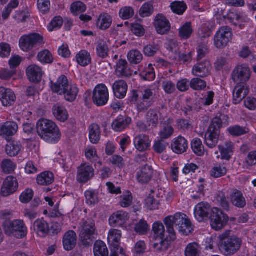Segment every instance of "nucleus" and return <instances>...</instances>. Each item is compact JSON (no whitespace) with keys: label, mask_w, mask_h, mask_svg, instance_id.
<instances>
[{"label":"nucleus","mask_w":256,"mask_h":256,"mask_svg":"<svg viewBox=\"0 0 256 256\" xmlns=\"http://www.w3.org/2000/svg\"><path fill=\"white\" fill-rule=\"evenodd\" d=\"M154 12L153 5L150 2H146L140 10V15L142 18L151 16Z\"/></svg>","instance_id":"nucleus-56"},{"label":"nucleus","mask_w":256,"mask_h":256,"mask_svg":"<svg viewBox=\"0 0 256 256\" xmlns=\"http://www.w3.org/2000/svg\"><path fill=\"white\" fill-rule=\"evenodd\" d=\"M152 231L154 232L156 240L165 238V228L162 222L159 221L154 222L152 225Z\"/></svg>","instance_id":"nucleus-42"},{"label":"nucleus","mask_w":256,"mask_h":256,"mask_svg":"<svg viewBox=\"0 0 256 256\" xmlns=\"http://www.w3.org/2000/svg\"><path fill=\"white\" fill-rule=\"evenodd\" d=\"M134 230L140 235H144L150 230V226L146 220H142L135 224Z\"/></svg>","instance_id":"nucleus-53"},{"label":"nucleus","mask_w":256,"mask_h":256,"mask_svg":"<svg viewBox=\"0 0 256 256\" xmlns=\"http://www.w3.org/2000/svg\"><path fill=\"white\" fill-rule=\"evenodd\" d=\"M52 112L56 118L60 122H64L68 118V114L66 110L60 104H56L53 106Z\"/></svg>","instance_id":"nucleus-36"},{"label":"nucleus","mask_w":256,"mask_h":256,"mask_svg":"<svg viewBox=\"0 0 256 256\" xmlns=\"http://www.w3.org/2000/svg\"><path fill=\"white\" fill-rule=\"evenodd\" d=\"M26 72L29 80L36 83L41 81L44 74L42 68L36 64L29 66L26 68Z\"/></svg>","instance_id":"nucleus-17"},{"label":"nucleus","mask_w":256,"mask_h":256,"mask_svg":"<svg viewBox=\"0 0 256 256\" xmlns=\"http://www.w3.org/2000/svg\"><path fill=\"white\" fill-rule=\"evenodd\" d=\"M154 25L157 32L160 34L167 33L170 28V24L166 17L162 14H158L154 22Z\"/></svg>","instance_id":"nucleus-16"},{"label":"nucleus","mask_w":256,"mask_h":256,"mask_svg":"<svg viewBox=\"0 0 256 256\" xmlns=\"http://www.w3.org/2000/svg\"><path fill=\"white\" fill-rule=\"evenodd\" d=\"M36 58L43 64H50L54 61L51 52L48 50H44L38 52Z\"/></svg>","instance_id":"nucleus-43"},{"label":"nucleus","mask_w":256,"mask_h":256,"mask_svg":"<svg viewBox=\"0 0 256 256\" xmlns=\"http://www.w3.org/2000/svg\"><path fill=\"white\" fill-rule=\"evenodd\" d=\"M170 8L174 13L181 15L186 10L187 6L184 2L175 1L171 4Z\"/></svg>","instance_id":"nucleus-51"},{"label":"nucleus","mask_w":256,"mask_h":256,"mask_svg":"<svg viewBox=\"0 0 256 256\" xmlns=\"http://www.w3.org/2000/svg\"><path fill=\"white\" fill-rule=\"evenodd\" d=\"M152 174V166L146 164L137 172L136 178L138 182L142 184H146L151 180Z\"/></svg>","instance_id":"nucleus-23"},{"label":"nucleus","mask_w":256,"mask_h":256,"mask_svg":"<svg viewBox=\"0 0 256 256\" xmlns=\"http://www.w3.org/2000/svg\"><path fill=\"white\" fill-rule=\"evenodd\" d=\"M212 211V208L208 203L201 202L196 204L194 208V216L199 222L208 220Z\"/></svg>","instance_id":"nucleus-12"},{"label":"nucleus","mask_w":256,"mask_h":256,"mask_svg":"<svg viewBox=\"0 0 256 256\" xmlns=\"http://www.w3.org/2000/svg\"><path fill=\"white\" fill-rule=\"evenodd\" d=\"M86 7L82 2L78 1L72 3L71 5V12L74 15H78L86 11Z\"/></svg>","instance_id":"nucleus-60"},{"label":"nucleus","mask_w":256,"mask_h":256,"mask_svg":"<svg viewBox=\"0 0 256 256\" xmlns=\"http://www.w3.org/2000/svg\"><path fill=\"white\" fill-rule=\"evenodd\" d=\"M134 144L136 148L140 152L148 150L150 146L151 141L148 136L146 134H138L134 140Z\"/></svg>","instance_id":"nucleus-20"},{"label":"nucleus","mask_w":256,"mask_h":256,"mask_svg":"<svg viewBox=\"0 0 256 256\" xmlns=\"http://www.w3.org/2000/svg\"><path fill=\"white\" fill-rule=\"evenodd\" d=\"M77 241V235L72 230L67 232L63 237V245L64 248L68 250H72L76 246Z\"/></svg>","instance_id":"nucleus-31"},{"label":"nucleus","mask_w":256,"mask_h":256,"mask_svg":"<svg viewBox=\"0 0 256 256\" xmlns=\"http://www.w3.org/2000/svg\"><path fill=\"white\" fill-rule=\"evenodd\" d=\"M174 240H170V234L168 236L157 240L153 244L154 250L158 252H166L170 246V242Z\"/></svg>","instance_id":"nucleus-33"},{"label":"nucleus","mask_w":256,"mask_h":256,"mask_svg":"<svg viewBox=\"0 0 256 256\" xmlns=\"http://www.w3.org/2000/svg\"><path fill=\"white\" fill-rule=\"evenodd\" d=\"M109 99L108 88L104 84L97 85L94 89L92 95L94 103L98 106L106 105Z\"/></svg>","instance_id":"nucleus-10"},{"label":"nucleus","mask_w":256,"mask_h":256,"mask_svg":"<svg viewBox=\"0 0 256 256\" xmlns=\"http://www.w3.org/2000/svg\"><path fill=\"white\" fill-rule=\"evenodd\" d=\"M216 200L222 208L227 211L230 210V204L224 192H218L216 196Z\"/></svg>","instance_id":"nucleus-46"},{"label":"nucleus","mask_w":256,"mask_h":256,"mask_svg":"<svg viewBox=\"0 0 256 256\" xmlns=\"http://www.w3.org/2000/svg\"><path fill=\"white\" fill-rule=\"evenodd\" d=\"M249 93L246 84H236L233 91V103L240 104Z\"/></svg>","instance_id":"nucleus-18"},{"label":"nucleus","mask_w":256,"mask_h":256,"mask_svg":"<svg viewBox=\"0 0 256 256\" xmlns=\"http://www.w3.org/2000/svg\"><path fill=\"white\" fill-rule=\"evenodd\" d=\"M210 36V32H208L204 35L201 38V40L203 42L199 43L197 48V60H199L206 56L209 53L210 49L208 46V38Z\"/></svg>","instance_id":"nucleus-22"},{"label":"nucleus","mask_w":256,"mask_h":256,"mask_svg":"<svg viewBox=\"0 0 256 256\" xmlns=\"http://www.w3.org/2000/svg\"><path fill=\"white\" fill-rule=\"evenodd\" d=\"M33 227L36 234L42 238L46 237L50 232L49 225L43 218L36 220Z\"/></svg>","instance_id":"nucleus-28"},{"label":"nucleus","mask_w":256,"mask_h":256,"mask_svg":"<svg viewBox=\"0 0 256 256\" xmlns=\"http://www.w3.org/2000/svg\"><path fill=\"white\" fill-rule=\"evenodd\" d=\"M18 186L16 178L12 176H8L4 182L1 188V194L4 196H8L16 192Z\"/></svg>","instance_id":"nucleus-15"},{"label":"nucleus","mask_w":256,"mask_h":256,"mask_svg":"<svg viewBox=\"0 0 256 256\" xmlns=\"http://www.w3.org/2000/svg\"><path fill=\"white\" fill-rule=\"evenodd\" d=\"M116 72L121 76L129 77L132 74L133 71L128 66L126 60L120 59L116 64Z\"/></svg>","instance_id":"nucleus-34"},{"label":"nucleus","mask_w":256,"mask_h":256,"mask_svg":"<svg viewBox=\"0 0 256 256\" xmlns=\"http://www.w3.org/2000/svg\"><path fill=\"white\" fill-rule=\"evenodd\" d=\"M12 212L10 210H4L0 212V218L4 221L2 226L5 234L17 238H22L28 233L27 228L23 220H11Z\"/></svg>","instance_id":"nucleus-2"},{"label":"nucleus","mask_w":256,"mask_h":256,"mask_svg":"<svg viewBox=\"0 0 256 256\" xmlns=\"http://www.w3.org/2000/svg\"><path fill=\"white\" fill-rule=\"evenodd\" d=\"M132 119L128 116H118L112 124V129L117 132L124 130L131 123Z\"/></svg>","instance_id":"nucleus-29"},{"label":"nucleus","mask_w":256,"mask_h":256,"mask_svg":"<svg viewBox=\"0 0 256 256\" xmlns=\"http://www.w3.org/2000/svg\"><path fill=\"white\" fill-rule=\"evenodd\" d=\"M227 173V169L221 164H216L212 168L210 171V175L214 178H218L225 176Z\"/></svg>","instance_id":"nucleus-54"},{"label":"nucleus","mask_w":256,"mask_h":256,"mask_svg":"<svg viewBox=\"0 0 256 256\" xmlns=\"http://www.w3.org/2000/svg\"><path fill=\"white\" fill-rule=\"evenodd\" d=\"M192 32L191 23L186 22L179 29V36L182 38L186 40L190 38Z\"/></svg>","instance_id":"nucleus-52"},{"label":"nucleus","mask_w":256,"mask_h":256,"mask_svg":"<svg viewBox=\"0 0 256 256\" xmlns=\"http://www.w3.org/2000/svg\"><path fill=\"white\" fill-rule=\"evenodd\" d=\"M250 71L246 65L239 66L236 68L232 74V78L236 84H246L250 79Z\"/></svg>","instance_id":"nucleus-11"},{"label":"nucleus","mask_w":256,"mask_h":256,"mask_svg":"<svg viewBox=\"0 0 256 256\" xmlns=\"http://www.w3.org/2000/svg\"><path fill=\"white\" fill-rule=\"evenodd\" d=\"M127 212L118 211L113 214L109 218V223L111 226H122L128 220Z\"/></svg>","instance_id":"nucleus-21"},{"label":"nucleus","mask_w":256,"mask_h":256,"mask_svg":"<svg viewBox=\"0 0 256 256\" xmlns=\"http://www.w3.org/2000/svg\"><path fill=\"white\" fill-rule=\"evenodd\" d=\"M218 148L221 158L228 161L230 160L234 152V144L230 141H227L224 144L219 145Z\"/></svg>","instance_id":"nucleus-27"},{"label":"nucleus","mask_w":256,"mask_h":256,"mask_svg":"<svg viewBox=\"0 0 256 256\" xmlns=\"http://www.w3.org/2000/svg\"><path fill=\"white\" fill-rule=\"evenodd\" d=\"M146 120L150 126L156 128L158 123V112L154 109H150L146 114Z\"/></svg>","instance_id":"nucleus-49"},{"label":"nucleus","mask_w":256,"mask_h":256,"mask_svg":"<svg viewBox=\"0 0 256 256\" xmlns=\"http://www.w3.org/2000/svg\"><path fill=\"white\" fill-rule=\"evenodd\" d=\"M85 156L86 158L92 162H94L99 159L96 148L94 146H88L85 150Z\"/></svg>","instance_id":"nucleus-61"},{"label":"nucleus","mask_w":256,"mask_h":256,"mask_svg":"<svg viewBox=\"0 0 256 256\" xmlns=\"http://www.w3.org/2000/svg\"><path fill=\"white\" fill-rule=\"evenodd\" d=\"M21 148L22 145L20 142L14 141L6 145V150L10 156H14L20 152Z\"/></svg>","instance_id":"nucleus-45"},{"label":"nucleus","mask_w":256,"mask_h":256,"mask_svg":"<svg viewBox=\"0 0 256 256\" xmlns=\"http://www.w3.org/2000/svg\"><path fill=\"white\" fill-rule=\"evenodd\" d=\"M122 237L121 232L119 230L116 229H111L108 232V240L109 242H112V244L117 246L118 242L120 240Z\"/></svg>","instance_id":"nucleus-55"},{"label":"nucleus","mask_w":256,"mask_h":256,"mask_svg":"<svg viewBox=\"0 0 256 256\" xmlns=\"http://www.w3.org/2000/svg\"><path fill=\"white\" fill-rule=\"evenodd\" d=\"M18 130L16 122H8L0 128V135L6 138L14 136Z\"/></svg>","instance_id":"nucleus-32"},{"label":"nucleus","mask_w":256,"mask_h":256,"mask_svg":"<svg viewBox=\"0 0 256 256\" xmlns=\"http://www.w3.org/2000/svg\"><path fill=\"white\" fill-rule=\"evenodd\" d=\"M174 132V128L170 125H166L160 130L159 136L161 139H167L170 138Z\"/></svg>","instance_id":"nucleus-63"},{"label":"nucleus","mask_w":256,"mask_h":256,"mask_svg":"<svg viewBox=\"0 0 256 256\" xmlns=\"http://www.w3.org/2000/svg\"><path fill=\"white\" fill-rule=\"evenodd\" d=\"M37 183L40 186H48L54 182V175L50 172H44L37 176Z\"/></svg>","instance_id":"nucleus-37"},{"label":"nucleus","mask_w":256,"mask_h":256,"mask_svg":"<svg viewBox=\"0 0 256 256\" xmlns=\"http://www.w3.org/2000/svg\"><path fill=\"white\" fill-rule=\"evenodd\" d=\"M112 20L108 14H101L96 22L97 26L102 30H106L112 24Z\"/></svg>","instance_id":"nucleus-39"},{"label":"nucleus","mask_w":256,"mask_h":256,"mask_svg":"<svg viewBox=\"0 0 256 256\" xmlns=\"http://www.w3.org/2000/svg\"><path fill=\"white\" fill-rule=\"evenodd\" d=\"M191 148L194 152L198 156H202L204 154V148L202 140L195 138L191 142Z\"/></svg>","instance_id":"nucleus-47"},{"label":"nucleus","mask_w":256,"mask_h":256,"mask_svg":"<svg viewBox=\"0 0 256 256\" xmlns=\"http://www.w3.org/2000/svg\"><path fill=\"white\" fill-rule=\"evenodd\" d=\"M79 230L80 240L82 244L86 247L92 246L96 234L94 220L92 218L83 220L80 223Z\"/></svg>","instance_id":"nucleus-5"},{"label":"nucleus","mask_w":256,"mask_h":256,"mask_svg":"<svg viewBox=\"0 0 256 256\" xmlns=\"http://www.w3.org/2000/svg\"><path fill=\"white\" fill-rule=\"evenodd\" d=\"M96 51L97 55L102 58L108 56L109 48L106 42L104 40H100L98 42Z\"/></svg>","instance_id":"nucleus-48"},{"label":"nucleus","mask_w":256,"mask_h":256,"mask_svg":"<svg viewBox=\"0 0 256 256\" xmlns=\"http://www.w3.org/2000/svg\"><path fill=\"white\" fill-rule=\"evenodd\" d=\"M16 164L10 160L4 159L2 163V168L6 174H10L14 172Z\"/></svg>","instance_id":"nucleus-59"},{"label":"nucleus","mask_w":256,"mask_h":256,"mask_svg":"<svg viewBox=\"0 0 256 256\" xmlns=\"http://www.w3.org/2000/svg\"><path fill=\"white\" fill-rule=\"evenodd\" d=\"M134 14V10L132 7L124 6L120 10L119 15L123 20H128L132 18Z\"/></svg>","instance_id":"nucleus-62"},{"label":"nucleus","mask_w":256,"mask_h":256,"mask_svg":"<svg viewBox=\"0 0 256 256\" xmlns=\"http://www.w3.org/2000/svg\"><path fill=\"white\" fill-rule=\"evenodd\" d=\"M212 69L210 62L204 60L194 65L192 69V74L199 78H205L210 74Z\"/></svg>","instance_id":"nucleus-14"},{"label":"nucleus","mask_w":256,"mask_h":256,"mask_svg":"<svg viewBox=\"0 0 256 256\" xmlns=\"http://www.w3.org/2000/svg\"><path fill=\"white\" fill-rule=\"evenodd\" d=\"M89 139L94 144H96L100 139L101 130L98 125L96 124H92L88 128Z\"/></svg>","instance_id":"nucleus-35"},{"label":"nucleus","mask_w":256,"mask_h":256,"mask_svg":"<svg viewBox=\"0 0 256 256\" xmlns=\"http://www.w3.org/2000/svg\"><path fill=\"white\" fill-rule=\"evenodd\" d=\"M63 24V20L61 16L54 17L51 21L48 26V30L50 32L60 28Z\"/></svg>","instance_id":"nucleus-64"},{"label":"nucleus","mask_w":256,"mask_h":256,"mask_svg":"<svg viewBox=\"0 0 256 256\" xmlns=\"http://www.w3.org/2000/svg\"><path fill=\"white\" fill-rule=\"evenodd\" d=\"M228 117L224 114L214 118L208 130L205 133L204 143L210 148H213L217 145L220 134V128L223 124H228Z\"/></svg>","instance_id":"nucleus-4"},{"label":"nucleus","mask_w":256,"mask_h":256,"mask_svg":"<svg viewBox=\"0 0 256 256\" xmlns=\"http://www.w3.org/2000/svg\"><path fill=\"white\" fill-rule=\"evenodd\" d=\"M78 64L82 66H86L92 62L91 56L88 51L82 50L76 56Z\"/></svg>","instance_id":"nucleus-38"},{"label":"nucleus","mask_w":256,"mask_h":256,"mask_svg":"<svg viewBox=\"0 0 256 256\" xmlns=\"http://www.w3.org/2000/svg\"><path fill=\"white\" fill-rule=\"evenodd\" d=\"M38 135L44 140L50 143H56L60 138L61 133L58 127L52 121L41 118L36 124Z\"/></svg>","instance_id":"nucleus-3"},{"label":"nucleus","mask_w":256,"mask_h":256,"mask_svg":"<svg viewBox=\"0 0 256 256\" xmlns=\"http://www.w3.org/2000/svg\"><path fill=\"white\" fill-rule=\"evenodd\" d=\"M172 148L175 153L182 154L188 148V142L184 137L179 136L174 139L172 144Z\"/></svg>","instance_id":"nucleus-30"},{"label":"nucleus","mask_w":256,"mask_h":256,"mask_svg":"<svg viewBox=\"0 0 256 256\" xmlns=\"http://www.w3.org/2000/svg\"><path fill=\"white\" fill-rule=\"evenodd\" d=\"M190 86L194 90H200L206 86V83L198 78H194L190 82Z\"/></svg>","instance_id":"nucleus-58"},{"label":"nucleus","mask_w":256,"mask_h":256,"mask_svg":"<svg viewBox=\"0 0 256 256\" xmlns=\"http://www.w3.org/2000/svg\"><path fill=\"white\" fill-rule=\"evenodd\" d=\"M44 43L43 36L36 32L24 35L19 40L20 47L24 52H28L34 48L42 47Z\"/></svg>","instance_id":"nucleus-7"},{"label":"nucleus","mask_w":256,"mask_h":256,"mask_svg":"<svg viewBox=\"0 0 256 256\" xmlns=\"http://www.w3.org/2000/svg\"><path fill=\"white\" fill-rule=\"evenodd\" d=\"M164 222L167 229V232L170 234L171 240L176 239V234L174 226L180 234L188 236L194 230V227L187 216L182 213H176L174 216H169L164 220Z\"/></svg>","instance_id":"nucleus-1"},{"label":"nucleus","mask_w":256,"mask_h":256,"mask_svg":"<svg viewBox=\"0 0 256 256\" xmlns=\"http://www.w3.org/2000/svg\"><path fill=\"white\" fill-rule=\"evenodd\" d=\"M230 201L232 206L240 208H244L246 204V200L242 192L237 189L233 190L232 192Z\"/></svg>","instance_id":"nucleus-24"},{"label":"nucleus","mask_w":256,"mask_h":256,"mask_svg":"<svg viewBox=\"0 0 256 256\" xmlns=\"http://www.w3.org/2000/svg\"><path fill=\"white\" fill-rule=\"evenodd\" d=\"M201 248L196 242H192L187 245L184 250L185 256H200Z\"/></svg>","instance_id":"nucleus-41"},{"label":"nucleus","mask_w":256,"mask_h":256,"mask_svg":"<svg viewBox=\"0 0 256 256\" xmlns=\"http://www.w3.org/2000/svg\"><path fill=\"white\" fill-rule=\"evenodd\" d=\"M128 58L130 64H136L141 62L143 58V56L140 52L134 50H130L128 53Z\"/></svg>","instance_id":"nucleus-50"},{"label":"nucleus","mask_w":256,"mask_h":256,"mask_svg":"<svg viewBox=\"0 0 256 256\" xmlns=\"http://www.w3.org/2000/svg\"><path fill=\"white\" fill-rule=\"evenodd\" d=\"M232 36V29L228 26L221 27L216 32L214 38V44L218 48L226 47Z\"/></svg>","instance_id":"nucleus-9"},{"label":"nucleus","mask_w":256,"mask_h":256,"mask_svg":"<svg viewBox=\"0 0 256 256\" xmlns=\"http://www.w3.org/2000/svg\"><path fill=\"white\" fill-rule=\"evenodd\" d=\"M128 89V84L124 80H116L112 85L114 95L118 99H122L126 97Z\"/></svg>","instance_id":"nucleus-26"},{"label":"nucleus","mask_w":256,"mask_h":256,"mask_svg":"<svg viewBox=\"0 0 256 256\" xmlns=\"http://www.w3.org/2000/svg\"><path fill=\"white\" fill-rule=\"evenodd\" d=\"M94 256H108V250L106 244L102 240L95 242L94 246Z\"/></svg>","instance_id":"nucleus-40"},{"label":"nucleus","mask_w":256,"mask_h":256,"mask_svg":"<svg viewBox=\"0 0 256 256\" xmlns=\"http://www.w3.org/2000/svg\"><path fill=\"white\" fill-rule=\"evenodd\" d=\"M142 96H140L142 99L147 100L152 104L154 103V90L148 88H144L141 90Z\"/></svg>","instance_id":"nucleus-57"},{"label":"nucleus","mask_w":256,"mask_h":256,"mask_svg":"<svg viewBox=\"0 0 256 256\" xmlns=\"http://www.w3.org/2000/svg\"><path fill=\"white\" fill-rule=\"evenodd\" d=\"M209 219L212 228L216 230H219L226 226L228 220V217L221 210L214 208H212Z\"/></svg>","instance_id":"nucleus-8"},{"label":"nucleus","mask_w":256,"mask_h":256,"mask_svg":"<svg viewBox=\"0 0 256 256\" xmlns=\"http://www.w3.org/2000/svg\"><path fill=\"white\" fill-rule=\"evenodd\" d=\"M16 100L14 92L10 88L0 87V100L3 106H9L14 104Z\"/></svg>","instance_id":"nucleus-19"},{"label":"nucleus","mask_w":256,"mask_h":256,"mask_svg":"<svg viewBox=\"0 0 256 256\" xmlns=\"http://www.w3.org/2000/svg\"><path fill=\"white\" fill-rule=\"evenodd\" d=\"M78 92V88L76 84H70L68 90L62 94L67 101L72 102L76 100Z\"/></svg>","instance_id":"nucleus-44"},{"label":"nucleus","mask_w":256,"mask_h":256,"mask_svg":"<svg viewBox=\"0 0 256 256\" xmlns=\"http://www.w3.org/2000/svg\"><path fill=\"white\" fill-rule=\"evenodd\" d=\"M94 170L92 166L87 163L82 164L78 168L77 180L80 183H86L94 176Z\"/></svg>","instance_id":"nucleus-13"},{"label":"nucleus","mask_w":256,"mask_h":256,"mask_svg":"<svg viewBox=\"0 0 256 256\" xmlns=\"http://www.w3.org/2000/svg\"><path fill=\"white\" fill-rule=\"evenodd\" d=\"M229 232L220 235L219 248L225 255H232L236 253L242 245V240L236 236H228Z\"/></svg>","instance_id":"nucleus-6"},{"label":"nucleus","mask_w":256,"mask_h":256,"mask_svg":"<svg viewBox=\"0 0 256 256\" xmlns=\"http://www.w3.org/2000/svg\"><path fill=\"white\" fill-rule=\"evenodd\" d=\"M70 84L67 77L64 75L60 76L56 82H52L51 88L53 92L62 95L69 86Z\"/></svg>","instance_id":"nucleus-25"}]
</instances>
